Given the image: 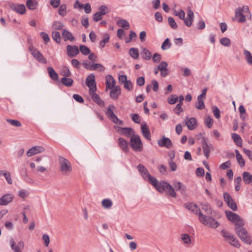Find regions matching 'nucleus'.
Instances as JSON below:
<instances>
[{"instance_id": "f257e3e1", "label": "nucleus", "mask_w": 252, "mask_h": 252, "mask_svg": "<svg viewBox=\"0 0 252 252\" xmlns=\"http://www.w3.org/2000/svg\"><path fill=\"white\" fill-rule=\"evenodd\" d=\"M239 226L234 227L235 232L239 238L245 243L250 245L252 239L247 230L244 227V225H238Z\"/></svg>"}, {"instance_id": "f03ea898", "label": "nucleus", "mask_w": 252, "mask_h": 252, "mask_svg": "<svg viewBox=\"0 0 252 252\" xmlns=\"http://www.w3.org/2000/svg\"><path fill=\"white\" fill-rule=\"evenodd\" d=\"M59 162L60 164V171L62 175L67 176L72 171V166L68 160L62 156H59Z\"/></svg>"}, {"instance_id": "7ed1b4c3", "label": "nucleus", "mask_w": 252, "mask_h": 252, "mask_svg": "<svg viewBox=\"0 0 252 252\" xmlns=\"http://www.w3.org/2000/svg\"><path fill=\"white\" fill-rule=\"evenodd\" d=\"M199 220L204 225L212 228H216L220 225V223L212 217L204 215L199 213Z\"/></svg>"}, {"instance_id": "20e7f679", "label": "nucleus", "mask_w": 252, "mask_h": 252, "mask_svg": "<svg viewBox=\"0 0 252 252\" xmlns=\"http://www.w3.org/2000/svg\"><path fill=\"white\" fill-rule=\"evenodd\" d=\"M225 213L227 219L234 223V227L245 224L243 220L237 214L230 211H226Z\"/></svg>"}, {"instance_id": "39448f33", "label": "nucleus", "mask_w": 252, "mask_h": 252, "mask_svg": "<svg viewBox=\"0 0 252 252\" xmlns=\"http://www.w3.org/2000/svg\"><path fill=\"white\" fill-rule=\"evenodd\" d=\"M249 13V9L248 6H243L242 7H238L235 13V18H238V22L240 23H243L246 22V18L244 15V13Z\"/></svg>"}, {"instance_id": "423d86ee", "label": "nucleus", "mask_w": 252, "mask_h": 252, "mask_svg": "<svg viewBox=\"0 0 252 252\" xmlns=\"http://www.w3.org/2000/svg\"><path fill=\"white\" fill-rule=\"evenodd\" d=\"M130 144L131 148L136 152H141L143 146L142 142L139 135H134L130 138Z\"/></svg>"}, {"instance_id": "0eeeda50", "label": "nucleus", "mask_w": 252, "mask_h": 252, "mask_svg": "<svg viewBox=\"0 0 252 252\" xmlns=\"http://www.w3.org/2000/svg\"><path fill=\"white\" fill-rule=\"evenodd\" d=\"M161 188L163 189L159 190V192H162L165 191H166L168 195L174 198H176L177 197V193L175 191V189L169 183H167V182L165 181H163Z\"/></svg>"}, {"instance_id": "6e6552de", "label": "nucleus", "mask_w": 252, "mask_h": 252, "mask_svg": "<svg viewBox=\"0 0 252 252\" xmlns=\"http://www.w3.org/2000/svg\"><path fill=\"white\" fill-rule=\"evenodd\" d=\"M223 198L227 206L233 211L237 210V206L230 195L227 192L223 193Z\"/></svg>"}, {"instance_id": "1a4fd4ad", "label": "nucleus", "mask_w": 252, "mask_h": 252, "mask_svg": "<svg viewBox=\"0 0 252 252\" xmlns=\"http://www.w3.org/2000/svg\"><path fill=\"white\" fill-rule=\"evenodd\" d=\"M86 85L89 88V91H96V85L95 80V75L91 73L86 78Z\"/></svg>"}, {"instance_id": "9d476101", "label": "nucleus", "mask_w": 252, "mask_h": 252, "mask_svg": "<svg viewBox=\"0 0 252 252\" xmlns=\"http://www.w3.org/2000/svg\"><path fill=\"white\" fill-rule=\"evenodd\" d=\"M29 50L32 53V55L36 59L37 61L43 63H47V60L44 58L39 51L34 48L33 46H30Z\"/></svg>"}, {"instance_id": "9b49d317", "label": "nucleus", "mask_w": 252, "mask_h": 252, "mask_svg": "<svg viewBox=\"0 0 252 252\" xmlns=\"http://www.w3.org/2000/svg\"><path fill=\"white\" fill-rule=\"evenodd\" d=\"M201 145L203 150L204 154L207 158H209L210 150L213 148L212 144L208 143L207 138L203 137L201 141Z\"/></svg>"}, {"instance_id": "f8f14e48", "label": "nucleus", "mask_w": 252, "mask_h": 252, "mask_svg": "<svg viewBox=\"0 0 252 252\" xmlns=\"http://www.w3.org/2000/svg\"><path fill=\"white\" fill-rule=\"evenodd\" d=\"M146 181H148L149 183L152 185L158 191H159V190L163 189L161 188V187L162 186L163 181L158 182L155 177L152 176L151 175L147 177Z\"/></svg>"}, {"instance_id": "ddd939ff", "label": "nucleus", "mask_w": 252, "mask_h": 252, "mask_svg": "<svg viewBox=\"0 0 252 252\" xmlns=\"http://www.w3.org/2000/svg\"><path fill=\"white\" fill-rule=\"evenodd\" d=\"M10 244L11 248L14 252H22L24 247L23 241H20L18 243L17 245H16L13 238L10 239Z\"/></svg>"}, {"instance_id": "4468645a", "label": "nucleus", "mask_w": 252, "mask_h": 252, "mask_svg": "<svg viewBox=\"0 0 252 252\" xmlns=\"http://www.w3.org/2000/svg\"><path fill=\"white\" fill-rule=\"evenodd\" d=\"M158 144L160 147H165L170 149L173 146V144L170 138L163 136L162 138L158 141Z\"/></svg>"}, {"instance_id": "2eb2a0df", "label": "nucleus", "mask_w": 252, "mask_h": 252, "mask_svg": "<svg viewBox=\"0 0 252 252\" xmlns=\"http://www.w3.org/2000/svg\"><path fill=\"white\" fill-rule=\"evenodd\" d=\"M9 7L14 11L20 14H24L26 12V7L24 4H16L14 3L9 4Z\"/></svg>"}, {"instance_id": "dca6fc26", "label": "nucleus", "mask_w": 252, "mask_h": 252, "mask_svg": "<svg viewBox=\"0 0 252 252\" xmlns=\"http://www.w3.org/2000/svg\"><path fill=\"white\" fill-rule=\"evenodd\" d=\"M117 128V131L118 132L127 137L134 136L135 135V132L131 127H122L118 126Z\"/></svg>"}, {"instance_id": "f3484780", "label": "nucleus", "mask_w": 252, "mask_h": 252, "mask_svg": "<svg viewBox=\"0 0 252 252\" xmlns=\"http://www.w3.org/2000/svg\"><path fill=\"white\" fill-rule=\"evenodd\" d=\"M45 150V148L42 146H33L27 151V155L28 157H31L34 155L42 153L44 152Z\"/></svg>"}, {"instance_id": "a211bd4d", "label": "nucleus", "mask_w": 252, "mask_h": 252, "mask_svg": "<svg viewBox=\"0 0 252 252\" xmlns=\"http://www.w3.org/2000/svg\"><path fill=\"white\" fill-rule=\"evenodd\" d=\"M89 94L93 101L97 103L100 106L104 107V101L100 98V96L97 94L95 93V91H94L93 92L89 91Z\"/></svg>"}, {"instance_id": "6ab92c4d", "label": "nucleus", "mask_w": 252, "mask_h": 252, "mask_svg": "<svg viewBox=\"0 0 252 252\" xmlns=\"http://www.w3.org/2000/svg\"><path fill=\"white\" fill-rule=\"evenodd\" d=\"M66 50L68 56L71 58L75 57L79 53L78 48L76 45H67Z\"/></svg>"}, {"instance_id": "aec40b11", "label": "nucleus", "mask_w": 252, "mask_h": 252, "mask_svg": "<svg viewBox=\"0 0 252 252\" xmlns=\"http://www.w3.org/2000/svg\"><path fill=\"white\" fill-rule=\"evenodd\" d=\"M121 93V87L117 85L115 86L113 89H112L111 91L110 92V97L114 99L117 100L119 95Z\"/></svg>"}, {"instance_id": "412c9836", "label": "nucleus", "mask_w": 252, "mask_h": 252, "mask_svg": "<svg viewBox=\"0 0 252 252\" xmlns=\"http://www.w3.org/2000/svg\"><path fill=\"white\" fill-rule=\"evenodd\" d=\"M185 125L187 126L189 130H192L196 128L197 122L196 119L193 117L189 119L187 117V120H185Z\"/></svg>"}, {"instance_id": "4be33fe9", "label": "nucleus", "mask_w": 252, "mask_h": 252, "mask_svg": "<svg viewBox=\"0 0 252 252\" xmlns=\"http://www.w3.org/2000/svg\"><path fill=\"white\" fill-rule=\"evenodd\" d=\"M185 206L187 209L193 212L199 217V213H201V212L200 208L195 204L193 203H187L185 204Z\"/></svg>"}, {"instance_id": "5701e85b", "label": "nucleus", "mask_w": 252, "mask_h": 252, "mask_svg": "<svg viewBox=\"0 0 252 252\" xmlns=\"http://www.w3.org/2000/svg\"><path fill=\"white\" fill-rule=\"evenodd\" d=\"M141 131L143 136L148 140H151V135L148 126L147 124L145 123H142L141 125Z\"/></svg>"}, {"instance_id": "b1692460", "label": "nucleus", "mask_w": 252, "mask_h": 252, "mask_svg": "<svg viewBox=\"0 0 252 252\" xmlns=\"http://www.w3.org/2000/svg\"><path fill=\"white\" fill-rule=\"evenodd\" d=\"M137 168L142 178L145 180H147V177L150 175L147 168L142 164H139L137 166Z\"/></svg>"}, {"instance_id": "393cba45", "label": "nucleus", "mask_w": 252, "mask_h": 252, "mask_svg": "<svg viewBox=\"0 0 252 252\" xmlns=\"http://www.w3.org/2000/svg\"><path fill=\"white\" fill-rule=\"evenodd\" d=\"M13 199V195L11 194H6L3 195L0 198V205H6L12 201Z\"/></svg>"}, {"instance_id": "a878e982", "label": "nucleus", "mask_w": 252, "mask_h": 252, "mask_svg": "<svg viewBox=\"0 0 252 252\" xmlns=\"http://www.w3.org/2000/svg\"><path fill=\"white\" fill-rule=\"evenodd\" d=\"M188 18H184V21L185 24L188 27L191 26L192 23L193 21L194 14L192 10H189L187 14Z\"/></svg>"}, {"instance_id": "bb28decb", "label": "nucleus", "mask_w": 252, "mask_h": 252, "mask_svg": "<svg viewBox=\"0 0 252 252\" xmlns=\"http://www.w3.org/2000/svg\"><path fill=\"white\" fill-rule=\"evenodd\" d=\"M118 145L121 150L127 153L128 151V143L123 138L120 137L118 139Z\"/></svg>"}, {"instance_id": "cd10ccee", "label": "nucleus", "mask_w": 252, "mask_h": 252, "mask_svg": "<svg viewBox=\"0 0 252 252\" xmlns=\"http://www.w3.org/2000/svg\"><path fill=\"white\" fill-rule=\"evenodd\" d=\"M106 87L112 89H113L115 86V80L113 77V76L111 75H107L106 76Z\"/></svg>"}, {"instance_id": "c85d7f7f", "label": "nucleus", "mask_w": 252, "mask_h": 252, "mask_svg": "<svg viewBox=\"0 0 252 252\" xmlns=\"http://www.w3.org/2000/svg\"><path fill=\"white\" fill-rule=\"evenodd\" d=\"M48 73L50 77L54 81H57L59 79V75L58 73L55 71L54 68L52 67H48L47 68Z\"/></svg>"}, {"instance_id": "c756f323", "label": "nucleus", "mask_w": 252, "mask_h": 252, "mask_svg": "<svg viewBox=\"0 0 252 252\" xmlns=\"http://www.w3.org/2000/svg\"><path fill=\"white\" fill-rule=\"evenodd\" d=\"M62 35L64 38V41H66L67 40L73 41L74 40V37L72 34L66 29L63 30Z\"/></svg>"}, {"instance_id": "7c9ffc66", "label": "nucleus", "mask_w": 252, "mask_h": 252, "mask_svg": "<svg viewBox=\"0 0 252 252\" xmlns=\"http://www.w3.org/2000/svg\"><path fill=\"white\" fill-rule=\"evenodd\" d=\"M141 55L142 57L146 60H149L152 57L151 52L146 48H142Z\"/></svg>"}, {"instance_id": "2f4dec72", "label": "nucleus", "mask_w": 252, "mask_h": 252, "mask_svg": "<svg viewBox=\"0 0 252 252\" xmlns=\"http://www.w3.org/2000/svg\"><path fill=\"white\" fill-rule=\"evenodd\" d=\"M220 233L224 240L227 242H228L229 240H231L230 239L233 238V236H234V234L224 229H222L220 231Z\"/></svg>"}, {"instance_id": "473e14b6", "label": "nucleus", "mask_w": 252, "mask_h": 252, "mask_svg": "<svg viewBox=\"0 0 252 252\" xmlns=\"http://www.w3.org/2000/svg\"><path fill=\"white\" fill-rule=\"evenodd\" d=\"M243 179L246 184L252 183V175L249 172H244L243 174Z\"/></svg>"}, {"instance_id": "72a5a7b5", "label": "nucleus", "mask_w": 252, "mask_h": 252, "mask_svg": "<svg viewBox=\"0 0 252 252\" xmlns=\"http://www.w3.org/2000/svg\"><path fill=\"white\" fill-rule=\"evenodd\" d=\"M110 36L108 33H104L103 34L102 39L99 43V46L101 48H104L105 44L109 41Z\"/></svg>"}, {"instance_id": "f704fd0d", "label": "nucleus", "mask_w": 252, "mask_h": 252, "mask_svg": "<svg viewBox=\"0 0 252 252\" xmlns=\"http://www.w3.org/2000/svg\"><path fill=\"white\" fill-rule=\"evenodd\" d=\"M243 53L247 63L249 64L252 65V55L251 52L245 49Z\"/></svg>"}, {"instance_id": "c9c22d12", "label": "nucleus", "mask_w": 252, "mask_h": 252, "mask_svg": "<svg viewBox=\"0 0 252 252\" xmlns=\"http://www.w3.org/2000/svg\"><path fill=\"white\" fill-rule=\"evenodd\" d=\"M115 108V107L113 105H110L107 108V111L105 113L106 116L111 120L113 119V118L116 116L113 111V109Z\"/></svg>"}, {"instance_id": "e433bc0d", "label": "nucleus", "mask_w": 252, "mask_h": 252, "mask_svg": "<svg viewBox=\"0 0 252 252\" xmlns=\"http://www.w3.org/2000/svg\"><path fill=\"white\" fill-rule=\"evenodd\" d=\"M231 137L234 142L237 146L240 147L242 146V139L239 134L237 133H232Z\"/></svg>"}, {"instance_id": "4c0bfd02", "label": "nucleus", "mask_w": 252, "mask_h": 252, "mask_svg": "<svg viewBox=\"0 0 252 252\" xmlns=\"http://www.w3.org/2000/svg\"><path fill=\"white\" fill-rule=\"evenodd\" d=\"M26 6L30 10L35 9L37 6V2L35 0H27Z\"/></svg>"}, {"instance_id": "58836bf2", "label": "nucleus", "mask_w": 252, "mask_h": 252, "mask_svg": "<svg viewBox=\"0 0 252 252\" xmlns=\"http://www.w3.org/2000/svg\"><path fill=\"white\" fill-rule=\"evenodd\" d=\"M173 186L176 191L180 190L182 193L185 191V186L180 182H174Z\"/></svg>"}, {"instance_id": "ea45409f", "label": "nucleus", "mask_w": 252, "mask_h": 252, "mask_svg": "<svg viewBox=\"0 0 252 252\" xmlns=\"http://www.w3.org/2000/svg\"><path fill=\"white\" fill-rule=\"evenodd\" d=\"M63 77L61 79V82L66 87H71L73 83V80L70 78Z\"/></svg>"}, {"instance_id": "a19ab883", "label": "nucleus", "mask_w": 252, "mask_h": 252, "mask_svg": "<svg viewBox=\"0 0 252 252\" xmlns=\"http://www.w3.org/2000/svg\"><path fill=\"white\" fill-rule=\"evenodd\" d=\"M201 208L203 210H204L206 213L208 215H212V210L211 209V207L210 205L207 203H201Z\"/></svg>"}, {"instance_id": "79ce46f5", "label": "nucleus", "mask_w": 252, "mask_h": 252, "mask_svg": "<svg viewBox=\"0 0 252 252\" xmlns=\"http://www.w3.org/2000/svg\"><path fill=\"white\" fill-rule=\"evenodd\" d=\"M228 242L230 245L234 246L235 248H239L241 247V244L239 240L234 235L233 238H231Z\"/></svg>"}, {"instance_id": "37998d69", "label": "nucleus", "mask_w": 252, "mask_h": 252, "mask_svg": "<svg viewBox=\"0 0 252 252\" xmlns=\"http://www.w3.org/2000/svg\"><path fill=\"white\" fill-rule=\"evenodd\" d=\"M181 239L185 244L189 245L191 242L189 235L187 233L182 234L181 235Z\"/></svg>"}, {"instance_id": "c03bdc74", "label": "nucleus", "mask_w": 252, "mask_h": 252, "mask_svg": "<svg viewBox=\"0 0 252 252\" xmlns=\"http://www.w3.org/2000/svg\"><path fill=\"white\" fill-rule=\"evenodd\" d=\"M130 56L134 59H137L139 57V52L137 48H131L129 50Z\"/></svg>"}, {"instance_id": "a18cd8bd", "label": "nucleus", "mask_w": 252, "mask_h": 252, "mask_svg": "<svg viewBox=\"0 0 252 252\" xmlns=\"http://www.w3.org/2000/svg\"><path fill=\"white\" fill-rule=\"evenodd\" d=\"M117 24L120 25L122 28H125L126 30H128L129 28V23L125 19H120L118 22Z\"/></svg>"}, {"instance_id": "49530a36", "label": "nucleus", "mask_w": 252, "mask_h": 252, "mask_svg": "<svg viewBox=\"0 0 252 252\" xmlns=\"http://www.w3.org/2000/svg\"><path fill=\"white\" fill-rule=\"evenodd\" d=\"M168 22L171 29L173 30H177L178 29V25L175 22L173 17H169L168 18Z\"/></svg>"}, {"instance_id": "de8ad7c7", "label": "nucleus", "mask_w": 252, "mask_h": 252, "mask_svg": "<svg viewBox=\"0 0 252 252\" xmlns=\"http://www.w3.org/2000/svg\"><path fill=\"white\" fill-rule=\"evenodd\" d=\"M52 38L57 43H60L61 41V37L60 33L57 31L52 32Z\"/></svg>"}, {"instance_id": "09e8293b", "label": "nucleus", "mask_w": 252, "mask_h": 252, "mask_svg": "<svg viewBox=\"0 0 252 252\" xmlns=\"http://www.w3.org/2000/svg\"><path fill=\"white\" fill-rule=\"evenodd\" d=\"M203 99V98H199L197 96V103L195 104V107L197 109L202 110L205 108V105Z\"/></svg>"}, {"instance_id": "8fccbe9b", "label": "nucleus", "mask_w": 252, "mask_h": 252, "mask_svg": "<svg viewBox=\"0 0 252 252\" xmlns=\"http://www.w3.org/2000/svg\"><path fill=\"white\" fill-rule=\"evenodd\" d=\"M235 153L236 156V158L240 165L242 166H244L245 163V160L242 158V155L239 153L238 150H235Z\"/></svg>"}, {"instance_id": "3c124183", "label": "nucleus", "mask_w": 252, "mask_h": 252, "mask_svg": "<svg viewBox=\"0 0 252 252\" xmlns=\"http://www.w3.org/2000/svg\"><path fill=\"white\" fill-rule=\"evenodd\" d=\"M6 122L9 124L10 125L15 126V127H20L22 126L21 122L16 120H12L10 119H6Z\"/></svg>"}, {"instance_id": "603ef678", "label": "nucleus", "mask_w": 252, "mask_h": 252, "mask_svg": "<svg viewBox=\"0 0 252 252\" xmlns=\"http://www.w3.org/2000/svg\"><path fill=\"white\" fill-rule=\"evenodd\" d=\"M102 205L106 209H109L112 206V202L110 199H104L102 201Z\"/></svg>"}, {"instance_id": "864d4df0", "label": "nucleus", "mask_w": 252, "mask_h": 252, "mask_svg": "<svg viewBox=\"0 0 252 252\" xmlns=\"http://www.w3.org/2000/svg\"><path fill=\"white\" fill-rule=\"evenodd\" d=\"M171 43L170 41V39L168 38H167L165 39L164 42H163L161 45V49L163 50H165L166 49H169L171 47Z\"/></svg>"}, {"instance_id": "5fc2aeb1", "label": "nucleus", "mask_w": 252, "mask_h": 252, "mask_svg": "<svg viewBox=\"0 0 252 252\" xmlns=\"http://www.w3.org/2000/svg\"><path fill=\"white\" fill-rule=\"evenodd\" d=\"M61 74L63 76V77H70L71 75V73L67 66L63 67Z\"/></svg>"}, {"instance_id": "6e6d98bb", "label": "nucleus", "mask_w": 252, "mask_h": 252, "mask_svg": "<svg viewBox=\"0 0 252 252\" xmlns=\"http://www.w3.org/2000/svg\"><path fill=\"white\" fill-rule=\"evenodd\" d=\"M66 6L64 4H63L61 5H60L59 10H58V13L60 15H61L62 17L64 16L66 14Z\"/></svg>"}, {"instance_id": "4d7b16f0", "label": "nucleus", "mask_w": 252, "mask_h": 252, "mask_svg": "<svg viewBox=\"0 0 252 252\" xmlns=\"http://www.w3.org/2000/svg\"><path fill=\"white\" fill-rule=\"evenodd\" d=\"M79 48L81 53L84 55H88L91 52L90 49L85 45H81Z\"/></svg>"}, {"instance_id": "13d9d810", "label": "nucleus", "mask_w": 252, "mask_h": 252, "mask_svg": "<svg viewBox=\"0 0 252 252\" xmlns=\"http://www.w3.org/2000/svg\"><path fill=\"white\" fill-rule=\"evenodd\" d=\"M83 67L89 70H93V63H92L88 61H84L82 63Z\"/></svg>"}, {"instance_id": "bf43d9fd", "label": "nucleus", "mask_w": 252, "mask_h": 252, "mask_svg": "<svg viewBox=\"0 0 252 252\" xmlns=\"http://www.w3.org/2000/svg\"><path fill=\"white\" fill-rule=\"evenodd\" d=\"M64 27V25L59 21L54 22L53 25V28L56 30H62Z\"/></svg>"}, {"instance_id": "052dcab7", "label": "nucleus", "mask_w": 252, "mask_h": 252, "mask_svg": "<svg viewBox=\"0 0 252 252\" xmlns=\"http://www.w3.org/2000/svg\"><path fill=\"white\" fill-rule=\"evenodd\" d=\"M213 123V120L210 116H208L205 118V124L208 128H211L212 127Z\"/></svg>"}, {"instance_id": "680f3d73", "label": "nucleus", "mask_w": 252, "mask_h": 252, "mask_svg": "<svg viewBox=\"0 0 252 252\" xmlns=\"http://www.w3.org/2000/svg\"><path fill=\"white\" fill-rule=\"evenodd\" d=\"M130 117L132 120L136 124H140L141 120L139 116L137 114H131L130 115Z\"/></svg>"}, {"instance_id": "e2e57ef3", "label": "nucleus", "mask_w": 252, "mask_h": 252, "mask_svg": "<svg viewBox=\"0 0 252 252\" xmlns=\"http://www.w3.org/2000/svg\"><path fill=\"white\" fill-rule=\"evenodd\" d=\"M220 43L225 46H229L230 45V40L227 37H222L220 40Z\"/></svg>"}, {"instance_id": "0e129e2a", "label": "nucleus", "mask_w": 252, "mask_h": 252, "mask_svg": "<svg viewBox=\"0 0 252 252\" xmlns=\"http://www.w3.org/2000/svg\"><path fill=\"white\" fill-rule=\"evenodd\" d=\"M99 70L100 71H103L104 70V68L100 63H93V70Z\"/></svg>"}, {"instance_id": "69168bd1", "label": "nucleus", "mask_w": 252, "mask_h": 252, "mask_svg": "<svg viewBox=\"0 0 252 252\" xmlns=\"http://www.w3.org/2000/svg\"><path fill=\"white\" fill-rule=\"evenodd\" d=\"M178 97H176L175 95L172 94L170 97L168 98L167 102L170 104H174L178 101Z\"/></svg>"}, {"instance_id": "338daca9", "label": "nucleus", "mask_w": 252, "mask_h": 252, "mask_svg": "<svg viewBox=\"0 0 252 252\" xmlns=\"http://www.w3.org/2000/svg\"><path fill=\"white\" fill-rule=\"evenodd\" d=\"M213 112L214 115L217 119H219L220 117V113L219 108L217 106H214L213 108Z\"/></svg>"}, {"instance_id": "774afa93", "label": "nucleus", "mask_w": 252, "mask_h": 252, "mask_svg": "<svg viewBox=\"0 0 252 252\" xmlns=\"http://www.w3.org/2000/svg\"><path fill=\"white\" fill-rule=\"evenodd\" d=\"M98 11L103 16L108 13V9L105 5H101L99 7Z\"/></svg>"}]
</instances>
